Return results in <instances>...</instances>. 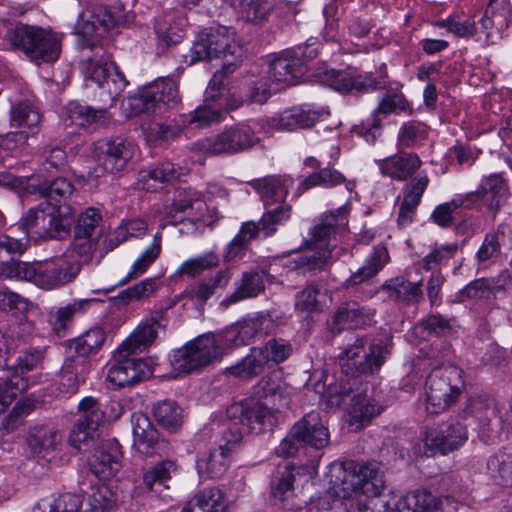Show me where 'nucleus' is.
Wrapping results in <instances>:
<instances>
[{"label":"nucleus","instance_id":"1","mask_svg":"<svg viewBox=\"0 0 512 512\" xmlns=\"http://www.w3.org/2000/svg\"><path fill=\"white\" fill-rule=\"evenodd\" d=\"M348 207L341 206L326 214L320 224L315 225L305 240L306 252L289 259L285 267L290 271L300 273H316L322 271L329 263L332 250L336 246L332 235L339 229H345L348 224Z\"/></svg>","mask_w":512,"mask_h":512},{"label":"nucleus","instance_id":"2","mask_svg":"<svg viewBox=\"0 0 512 512\" xmlns=\"http://www.w3.org/2000/svg\"><path fill=\"white\" fill-rule=\"evenodd\" d=\"M4 40L12 50L24 53L36 64L52 63L60 57L63 34L19 23L7 30Z\"/></svg>","mask_w":512,"mask_h":512},{"label":"nucleus","instance_id":"3","mask_svg":"<svg viewBox=\"0 0 512 512\" xmlns=\"http://www.w3.org/2000/svg\"><path fill=\"white\" fill-rule=\"evenodd\" d=\"M243 49L236 39V31L232 27L217 25L202 29L195 37L190 49V62L222 58L239 63Z\"/></svg>","mask_w":512,"mask_h":512},{"label":"nucleus","instance_id":"4","mask_svg":"<svg viewBox=\"0 0 512 512\" xmlns=\"http://www.w3.org/2000/svg\"><path fill=\"white\" fill-rule=\"evenodd\" d=\"M462 370L452 364L435 368L425 384V409L439 414L453 405L464 386Z\"/></svg>","mask_w":512,"mask_h":512},{"label":"nucleus","instance_id":"5","mask_svg":"<svg viewBox=\"0 0 512 512\" xmlns=\"http://www.w3.org/2000/svg\"><path fill=\"white\" fill-rule=\"evenodd\" d=\"M80 71L87 82L96 84L110 97L111 105L124 91L128 81L111 61L104 47H96L91 53H83Z\"/></svg>","mask_w":512,"mask_h":512},{"label":"nucleus","instance_id":"6","mask_svg":"<svg viewBox=\"0 0 512 512\" xmlns=\"http://www.w3.org/2000/svg\"><path fill=\"white\" fill-rule=\"evenodd\" d=\"M343 498L361 492L368 497L379 496L385 487L383 475L373 463L348 462L338 469L334 482Z\"/></svg>","mask_w":512,"mask_h":512},{"label":"nucleus","instance_id":"7","mask_svg":"<svg viewBox=\"0 0 512 512\" xmlns=\"http://www.w3.org/2000/svg\"><path fill=\"white\" fill-rule=\"evenodd\" d=\"M176 82L171 78H161L144 87L139 93L127 99L130 116L142 113L158 114L179 102Z\"/></svg>","mask_w":512,"mask_h":512},{"label":"nucleus","instance_id":"8","mask_svg":"<svg viewBox=\"0 0 512 512\" xmlns=\"http://www.w3.org/2000/svg\"><path fill=\"white\" fill-rule=\"evenodd\" d=\"M364 338H357L352 345L345 348L339 355V364L346 375L357 377L370 375L378 371L389 354L388 346L374 344L367 351Z\"/></svg>","mask_w":512,"mask_h":512},{"label":"nucleus","instance_id":"9","mask_svg":"<svg viewBox=\"0 0 512 512\" xmlns=\"http://www.w3.org/2000/svg\"><path fill=\"white\" fill-rule=\"evenodd\" d=\"M92 154L99 166L89 170L88 178L98 179L122 171L133 157L134 145L119 137L104 138L93 143Z\"/></svg>","mask_w":512,"mask_h":512},{"label":"nucleus","instance_id":"10","mask_svg":"<svg viewBox=\"0 0 512 512\" xmlns=\"http://www.w3.org/2000/svg\"><path fill=\"white\" fill-rule=\"evenodd\" d=\"M221 356L222 350L217 345L215 335L207 334L175 350L170 363L177 373L187 374L209 365Z\"/></svg>","mask_w":512,"mask_h":512},{"label":"nucleus","instance_id":"11","mask_svg":"<svg viewBox=\"0 0 512 512\" xmlns=\"http://www.w3.org/2000/svg\"><path fill=\"white\" fill-rule=\"evenodd\" d=\"M312 76L315 81L341 93H367L381 89L386 84V74L373 78L371 75H361L350 70L329 69L325 64L316 67Z\"/></svg>","mask_w":512,"mask_h":512},{"label":"nucleus","instance_id":"12","mask_svg":"<svg viewBox=\"0 0 512 512\" xmlns=\"http://www.w3.org/2000/svg\"><path fill=\"white\" fill-rule=\"evenodd\" d=\"M259 142L249 124H238L224 129L212 137L193 144V149L212 155L235 154L253 147Z\"/></svg>","mask_w":512,"mask_h":512},{"label":"nucleus","instance_id":"13","mask_svg":"<svg viewBox=\"0 0 512 512\" xmlns=\"http://www.w3.org/2000/svg\"><path fill=\"white\" fill-rule=\"evenodd\" d=\"M81 265L78 258L69 253L37 262L35 285L46 290L62 287L74 281L81 270Z\"/></svg>","mask_w":512,"mask_h":512},{"label":"nucleus","instance_id":"14","mask_svg":"<svg viewBox=\"0 0 512 512\" xmlns=\"http://www.w3.org/2000/svg\"><path fill=\"white\" fill-rule=\"evenodd\" d=\"M420 439L424 444L425 455H446L463 446L468 439V433L465 425L453 421L426 428Z\"/></svg>","mask_w":512,"mask_h":512},{"label":"nucleus","instance_id":"15","mask_svg":"<svg viewBox=\"0 0 512 512\" xmlns=\"http://www.w3.org/2000/svg\"><path fill=\"white\" fill-rule=\"evenodd\" d=\"M502 409L499 401L491 396H479L472 402V412L478 421L479 434L487 444L501 439L505 429Z\"/></svg>","mask_w":512,"mask_h":512},{"label":"nucleus","instance_id":"16","mask_svg":"<svg viewBox=\"0 0 512 512\" xmlns=\"http://www.w3.org/2000/svg\"><path fill=\"white\" fill-rule=\"evenodd\" d=\"M227 416L234 424H241L255 433L272 428L277 423L276 410L255 400L232 404L227 409Z\"/></svg>","mask_w":512,"mask_h":512},{"label":"nucleus","instance_id":"17","mask_svg":"<svg viewBox=\"0 0 512 512\" xmlns=\"http://www.w3.org/2000/svg\"><path fill=\"white\" fill-rule=\"evenodd\" d=\"M111 16L99 9L98 14L92 10H86L79 15L74 27L77 35V44L83 53H91L96 47H103L102 37L107 33Z\"/></svg>","mask_w":512,"mask_h":512},{"label":"nucleus","instance_id":"18","mask_svg":"<svg viewBox=\"0 0 512 512\" xmlns=\"http://www.w3.org/2000/svg\"><path fill=\"white\" fill-rule=\"evenodd\" d=\"M166 324L167 321L162 312H154L142 319L118 347V353L120 355L142 353L155 343L159 332L166 327Z\"/></svg>","mask_w":512,"mask_h":512},{"label":"nucleus","instance_id":"19","mask_svg":"<svg viewBox=\"0 0 512 512\" xmlns=\"http://www.w3.org/2000/svg\"><path fill=\"white\" fill-rule=\"evenodd\" d=\"M43 360V350L33 349L25 351L17 359L15 374L0 384V412L12 403L19 393L27 388V381L17 373L32 371L37 368Z\"/></svg>","mask_w":512,"mask_h":512},{"label":"nucleus","instance_id":"20","mask_svg":"<svg viewBox=\"0 0 512 512\" xmlns=\"http://www.w3.org/2000/svg\"><path fill=\"white\" fill-rule=\"evenodd\" d=\"M131 355H120L108 370L107 380L114 388L132 386L151 375L150 366L143 359L132 358Z\"/></svg>","mask_w":512,"mask_h":512},{"label":"nucleus","instance_id":"21","mask_svg":"<svg viewBox=\"0 0 512 512\" xmlns=\"http://www.w3.org/2000/svg\"><path fill=\"white\" fill-rule=\"evenodd\" d=\"M328 110L313 109L309 105H302L286 109L267 120L269 128L276 131H294L312 127L322 116L328 115Z\"/></svg>","mask_w":512,"mask_h":512},{"label":"nucleus","instance_id":"22","mask_svg":"<svg viewBox=\"0 0 512 512\" xmlns=\"http://www.w3.org/2000/svg\"><path fill=\"white\" fill-rule=\"evenodd\" d=\"M401 112H409L412 109L409 102L401 93H387L379 102L378 106L374 109L372 117L363 127L359 133L366 139L367 142H374L380 135L382 117L390 114H399Z\"/></svg>","mask_w":512,"mask_h":512},{"label":"nucleus","instance_id":"23","mask_svg":"<svg viewBox=\"0 0 512 512\" xmlns=\"http://www.w3.org/2000/svg\"><path fill=\"white\" fill-rule=\"evenodd\" d=\"M292 436L297 438L301 446L316 450L323 449L330 442L328 428L315 411L307 413L292 426Z\"/></svg>","mask_w":512,"mask_h":512},{"label":"nucleus","instance_id":"24","mask_svg":"<svg viewBox=\"0 0 512 512\" xmlns=\"http://www.w3.org/2000/svg\"><path fill=\"white\" fill-rule=\"evenodd\" d=\"M109 120L106 109H94L78 102H70L65 107L63 125L69 129L68 134L80 133L83 129L105 125Z\"/></svg>","mask_w":512,"mask_h":512},{"label":"nucleus","instance_id":"25","mask_svg":"<svg viewBox=\"0 0 512 512\" xmlns=\"http://www.w3.org/2000/svg\"><path fill=\"white\" fill-rule=\"evenodd\" d=\"M173 211L188 212L194 222L212 225L216 219L215 209H210L203 199V195L191 188L178 190L173 200Z\"/></svg>","mask_w":512,"mask_h":512},{"label":"nucleus","instance_id":"26","mask_svg":"<svg viewBox=\"0 0 512 512\" xmlns=\"http://www.w3.org/2000/svg\"><path fill=\"white\" fill-rule=\"evenodd\" d=\"M133 442L136 449L147 456L161 454L167 444L159 438L157 430L143 413H134L131 418Z\"/></svg>","mask_w":512,"mask_h":512},{"label":"nucleus","instance_id":"27","mask_svg":"<svg viewBox=\"0 0 512 512\" xmlns=\"http://www.w3.org/2000/svg\"><path fill=\"white\" fill-rule=\"evenodd\" d=\"M382 176L403 182L412 177L421 167L422 161L415 153H399L375 160Z\"/></svg>","mask_w":512,"mask_h":512},{"label":"nucleus","instance_id":"28","mask_svg":"<svg viewBox=\"0 0 512 512\" xmlns=\"http://www.w3.org/2000/svg\"><path fill=\"white\" fill-rule=\"evenodd\" d=\"M187 25V17L182 11L170 10L155 18L154 31L160 43L171 46L184 37Z\"/></svg>","mask_w":512,"mask_h":512},{"label":"nucleus","instance_id":"29","mask_svg":"<svg viewBox=\"0 0 512 512\" xmlns=\"http://www.w3.org/2000/svg\"><path fill=\"white\" fill-rule=\"evenodd\" d=\"M121 451L117 443H104L90 459L91 472L101 480L113 478L121 468Z\"/></svg>","mask_w":512,"mask_h":512},{"label":"nucleus","instance_id":"30","mask_svg":"<svg viewBox=\"0 0 512 512\" xmlns=\"http://www.w3.org/2000/svg\"><path fill=\"white\" fill-rule=\"evenodd\" d=\"M380 290L390 301L405 306L416 305L423 300L422 279L411 282L403 277L391 278L381 285Z\"/></svg>","mask_w":512,"mask_h":512},{"label":"nucleus","instance_id":"31","mask_svg":"<svg viewBox=\"0 0 512 512\" xmlns=\"http://www.w3.org/2000/svg\"><path fill=\"white\" fill-rule=\"evenodd\" d=\"M375 314V310L361 306L356 302L342 305L333 315L330 322L332 332H340L346 328H357L369 324Z\"/></svg>","mask_w":512,"mask_h":512},{"label":"nucleus","instance_id":"32","mask_svg":"<svg viewBox=\"0 0 512 512\" xmlns=\"http://www.w3.org/2000/svg\"><path fill=\"white\" fill-rule=\"evenodd\" d=\"M508 187L501 175L491 174L482 179L476 192L467 194V201L472 198H480L489 209L498 211L508 199Z\"/></svg>","mask_w":512,"mask_h":512},{"label":"nucleus","instance_id":"33","mask_svg":"<svg viewBox=\"0 0 512 512\" xmlns=\"http://www.w3.org/2000/svg\"><path fill=\"white\" fill-rule=\"evenodd\" d=\"M260 196L265 206L281 202L293 185V179L288 175L267 176L254 179L248 183Z\"/></svg>","mask_w":512,"mask_h":512},{"label":"nucleus","instance_id":"34","mask_svg":"<svg viewBox=\"0 0 512 512\" xmlns=\"http://www.w3.org/2000/svg\"><path fill=\"white\" fill-rule=\"evenodd\" d=\"M60 443L59 432L46 426L33 427L26 440L30 455L37 459H47Z\"/></svg>","mask_w":512,"mask_h":512},{"label":"nucleus","instance_id":"35","mask_svg":"<svg viewBox=\"0 0 512 512\" xmlns=\"http://www.w3.org/2000/svg\"><path fill=\"white\" fill-rule=\"evenodd\" d=\"M90 371V363L83 357L67 358L62 366L59 390L65 394H74L85 383Z\"/></svg>","mask_w":512,"mask_h":512},{"label":"nucleus","instance_id":"36","mask_svg":"<svg viewBox=\"0 0 512 512\" xmlns=\"http://www.w3.org/2000/svg\"><path fill=\"white\" fill-rule=\"evenodd\" d=\"M302 64L298 56H280L274 58L269 65L268 80L277 85H292L301 76Z\"/></svg>","mask_w":512,"mask_h":512},{"label":"nucleus","instance_id":"37","mask_svg":"<svg viewBox=\"0 0 512 512\" xmlns=\"http://www.w3.org/2000/svg\"><path fill=\"white\" fill-rule=\"evenodd\" d=\"M185 173L181 167L176 168L171 162H162L157 166L141 170L138 173V185L146 191H155L160 184L178 179Z\"/></svg>","mask_w":512,"mask_h":512},{"label":"nucleus","instance_id":"38","mask_svg":"<svg viewBox=\"0 0 512 512\" xmlns=\"http://www.w3.org/2000/svg\"><path fill=\"white\" fill-rule=\"evenodd\" d=\"M74 221L73 210L66 204H51L44 238L61 239L68 235Z\"/></svg>","mask_w":512,"mask_h":512},{"label":"nucleus","instance_id":"39","mask_svg":"<svg viewBox=\"0 0 512 512\" xmlns=\"http://www.w3.org/2000/svg\"><path fill=\"white\" fill-rule=\"evenodd\" d=\"M239 17L255 25L268 21L275 7V0H232Z\"/></svg>","mask_w":512,"mask_h":512},{"label":"nucleus","instance_id":"40","mask_svg":"<svg viewBox=\"0 0 512 512\" xmlns=\"http://www.w3.org/2000/svg\"><path fill=\"white\" fill-rule=\"evenodd\" d=\"M267 358L259 347H252L249 353L236 364L226 369L227 373L241 380H251L263 373Z\"/></svg>","mask_w":512,"mask_h":512},{"label":"nucleus","instance_id":"41","mask_svg":"<svg viewBox=\"0 0 512 512\" xmlns=\"http://www.w3.org/2000/svg\"><path fill=\"white\" fill-rule=\"evenodd\" d=\"M388 261L389 254L385 247L374 248L363 266L345 281V287H355L375 277Z\"/></svg>","mask_w":512,"mask_h":512},{"label":"nucleus","instance_id":"42","mask_svg":"<svg viewBox=\"0 0 512 512\" xmlns=\"http://www.w3.org/2000/svg\"><path fill=\"white\" fill-rule=\"evenodd\" d=\"M263 271L246 272L242 275L241 284L236 290L221 302V305L228 307L239 301L258 296L264 291Z\"/></svg>","mask_w":512,"mask_h":512},{"label":"nucleus","instance_id":"43","mask_svg":"<svg viewBox=\"0 0 512 512\" xmlns=\"http://www.w3.org/2000/svg\"><path fill=\"white\" fill-rule=\"evenodd\" d=\"M226 508L222 491L215 487L197 492L182 512H224Z\"/></svg>","mask_w":512,"mask_h":512},{"label":"nucleus","instance_id":"44","mask_svg":"<svg viewBox=\"0 0 512 512\" xmlns=\"http://www.w3.org/2000/svg\"><path fill=\"white\" fill-rule=\"evenodd\" d=\"M177 470L178 467L174 461H160L143 472V485L151 492L160 493L163 489H169L168 482Z\"/></svg>","mask_w":512,"mask_h":512},{"label":"nucleus","instance_id":"45","mask_svg":"<svg viewBox=\"0 0 512 512\" xmlns=\"http://www.w3.org/2000/svg\"><path fill=\"white\" fill-rule=\"evenodd\" d=\"M487 469L497 484L512 486V445L491 455L487 460Z\"/></svg>","mask_w":512,"mask_h":512},{"label":"nucleus","instance_id":"46","mask_svg":"<svg viewBox=\"0 0 512 512\" xmlns=\"http://www.w3.org/2000/svg\"><path fill=\"white\" fill-rule=\"evenodd\" d=\"M345 184L348 191L353 189V183L347 181L345 176L334 168H323L318 172L312 173L306 177L298 186V195L316 186H322L326 188H333L335 186Z\"/></svg>","mask_w":512,"mask_h":512},{"label":"nucleus","instance_id":"47","mask_svg":"<svg viewBox=\"0 0 512 512\" xmlns=\"http://www.w3.org/2000/svg\"><path fill=\"white\" fill-rule=\"evenodd\" d=\"M226 101L208 100L204 97L203 104L198 106L191 114L185 115L183 124H195L197 127H206L223 120Z\"/></svg>","mask_w":512,"mask_h":512},{"label":"nucleus","instance_id":"48","mask_svg":"<svg viewBox=\"0 0 512 512\" xmlns=\"http://www.w3.org/2000/svg\"><path fill=\"white\" fill-rule=\"evenodd\" d=\"M396 512H441L439 500L426 491H414L401 497L395 504Z\"/></svg>","mask_w":512,"mask_h":512},{"label":"nucleus","instance_id":"49","mask_svg":"<svg viewBox=\"0 0 512 512\" xmlns=\"http://www.w3.org/2000/svg\"><path fill=\"white\" fill-rule=\"evenodd\" d=\"M230 455L229 448L219 444L217 448L210 450L207 455L198 460L199 473H205L210 478L221 477L228 469Z\"/></svg>","mask_w":512,"mask_h":512},{"label":"nucleus","instance_id":"50","mask_svg":"<svg viewBox=\"0 0 512 512\" xmlns=\"http://www.w3.org/2000/svg\"><path fill=\"white\" fill-rule=\"evenodd\" d=\"M117 497L110 487L102 484L91 490L82 500L77 512H110L116 505Z\"/></svg>","mask_w":512,"mask_h":512},{"label":"nucleus","instance_id":"51","mask_svg":"<svg viewBox=\"0 0 512 512\" xmlns=\"http://www.w3.org/2000/svg\"><path fill=\"white\" fill-rule=\"evenodd\" d=\"M34 325L28 320H21L11 325L0 340V346H5V356L14 352L20 345L28 343L33 335Z\"/></svg>","mask_w":512,"mask_h":512},{"label":"nucleus","instance_id":"52","mask_svg":"<svg viewBox=\"0 0 512 512\" xmlns=\"http://www.w3.org/2000/svg\"><path fill=\"white\" fill-rule=\"evenodd\" d=\"M256 237L257 229L254 221L243 223L237 235L225 247L224 260L230 262L242 257L248 250L250 241Z\"/></svg>","mask_w":512,"mask_h":512},{"label":"nucleus","instance_id":"53","mask_svg":"<svg viewBox=\"0 0 512 512\" xmlns=\"http://www.w3.org/2000/svg\"><path fill=\"white\" fill-rule=\"evenodd\" d=\"M232 274L230 268L221 269L212 277L201 281L189 294L198 301L205 302L218 290L227 287L231 280Z\"/></svg>","mask_w":512,"mask_h":512},{"label":"nucleus","instance_id":"54","mask_svg":"<svg viewBox=\"0 0 512 512\" xmlns=\"http://www.w3.org/2000/svg\"><path fill=\"white\" fill-rule=\"evenodd\" d=\"M162 249L161 233L157 232L152 243L138 256L132 264L124 282L140 277L159 258Z\"/></svg>","mask_w":512,"mask_h":512},{"label":"nucleus","instance_id":"55","mask_svg":"<svg viewBox=\"0 0 512 512\" xmlns=\"http://www.w3.org/2000/svg\"><path fill=\"white\" fill-rule=\"evenodd\" d=\"M50 205V203H41L38 208L30 209L27 214L22 217L20 226L24 229L27 236L35 239L44 238Z\"/></svg>","mask_w":512,"mask_h":512},{"label":"nucleus","instance_id":"56","mask_svg":"<svg viewBox=\"0 0 512 512\" xmlns=\"http://www.w3.org/2000/svg\"><path fill=\"white\" fill-rule=\"evenodd\" d=\"M291 208L289 205H279L272 210L265 212L258 222H254L257 229V236L262 233L264 237L272 236L279 225H283L290 218Z\"/></svg>","mask_w":512,"mask_h":512},{"label":"nucleus","instance_id":"57","mask_svg":"<svg viewBox=\"0 0 512 512\" xmlns=\"http://www.w3.org/2000/svg\"><path fill=\"white\" fill-rule=\"evenodd\" d=\"M506 235L501 226L485 235V238L478 248L475 258L482 264L494 260L501 255L502 246L505 244Z\"/></svg>","mask_w":512,"mask_h":512},{"label":"nucleus","instance_id":"58","mask_svg":"<svg viewBox=\"0 0 512 512\" xmlns=\"http://www.w3.org/2000/svg\"><path fill=\"white\" fill-rule=\"evenodd\" d=\"M72 183L63 177H58L51 182H45L39 186V193L46 200L45 203L63 204L73 193Z\"/></svg>","mask_w":512,"mask_h":512},{"label":"nucleus","instance_id":"59","mask_svg":"<svg viewBox=\"0 0 512 512\" xmlns=\"http://www.w3.org/2000/svg\"><path fill=\"white\" fill-rule=\"evenodd\" d=\"M218 264V255L210 251L185 260L177 269V273L181 276L195 278L204 271L217 267Z\"/></svg>","mask_w":512,"mask_h":512},{"label":"nucleus","instance_id":"60","mask_svg":"<svg viewBox=\"0 0 512 512\" xmlns=\"http://www.w3.org/2000/svg\"><path fill=\"white\" fill-rule=\"evenodd\" d=\"M153 413L156 421L166 429L174 430L182 424V409L173 400L159 401Z\"/></svg>","mask_w":512,"mask_h":512},{"label":"nucleus","instance_id":"61","mask_svg":"<svg viewBox=\"0 0 512 512\" xmlns=\"http://www.w3.org/2000/svg\"><path fill=\"white\" fill-rule=\"evenodd\" d=\"M10 121L12 126L28 128L31 130L32 134H34L40 122V114L29 102H20L12 106Z\"/></svg>","mask_w":512,"mask_h":512},{"label":"nucleus","instance_id":"62","mask_svg":"<svg viewBox=\"0 0 512 512\" xmlns=\"http://www.w3.org/2000/svg\"><path fill=\"white\" fill-rule=\"evenodd\" d=\"M382 407L366 395L357 394L352 398L349 414L355 422H369L373 417L380 414Z\"/></svg>","mask_w":512,"mask_h":512},{"label":"nucleus","instance_id":"63","mask_svg":"<svg viewBox=\"0 0 512 512\" xmlns=\"http://www.w3.org/2000/svg\"><path fill=\"white\" fill-rule=\"evenodd\" d=\"M80 417L77 422L98 429L104 422L105 412L103 411L98 399L87 396L84 397L77 407Z\"/></svg>","mask_w":512,"mask_h":512},{"label":"nucleus","instance_id":"64","mask_svg":"<svg viewBox=\"0 0 512 512\" xmlns=\"http://www.w3.org/2000/svg\"><path fill=\"white\" fill-rule=\"evenodd\" d=\"M80 506V496L66 493L52 501L42 500L38 502L31 512H77Z\"/></svg>","mask_w":512,"mask_h":512}]
</instances>
